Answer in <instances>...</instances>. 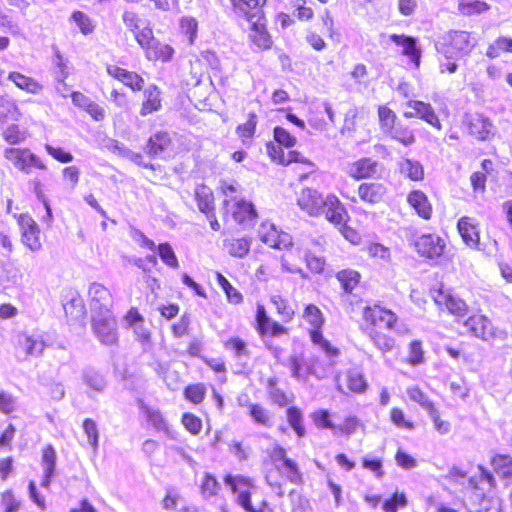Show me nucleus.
Returning <instances> with one entry per match:
<instances>
[{"instance_id":"43","label":"nucleus","mask_w":512,"mask_h":512,"mask_svg":"<svg viewBox=\"0 0 512 512\" xmlns=\"http://www.w3.org/2000/svg\"><path fill=\"white\" fill-rule=\"evenodd\" d=\"M199 491L203 498L210 499L220 495L222 486L214 474L205 472L199 486Z\"/></svg>"},{"instance_id":"2","label":"nucleus","mask_w":512,"mask_h":512,"mask_svg":"<svg viewBox=\"0 0 512 512\" xmlns=\"http://www.w3.org/2000/svg\"><path fill=\"white\" fill-rule=\"evenodd\" d=\"M396 314L379 304L367 305L362 311L361 331L380 350L389 351L395 345Z\"/></svg>"},{"instance_id":"11","label":"nucleus","mask_w":512,"mask_h":512,"mask_svg":"<svg viewBox=\"0 0 512 512\" xmlns=\"http://www.w3.org/2000/svg\"><path fill=\"white\" fill-rule=\"evenodd\" d=\"M446 241L437 234H423L418 238V255L431 265H440L445 260Z\"/></svg>"},{"instance_id":"62","label":"nucleus","mask_w":512,"mask_h":512,"mask_svg":"<svg viewBox=\"0 0 512 512\" xmlns=\"http://www.w3.org/2000/svg\"><path fill=\"white\" fill-rule=\"evenodd\" d=\"M494 469L502 476L512 475V457L508 455H497L492 460Z\"/></svg>"},{"instance_id":"35","label":"nucleus","mask_w":512,"mask_h":512,"mask_svg":"<svg viewBox=\"0 0 512 512\" xmlns=\"http://www.w3.org/2000/svg\"><path fill=\"white\" fill-rule=\"evenodd\" d=\"M193 198L197 209L203 213L216 207V200L213 190L206 184H197L194 189Z\"/></svg>"},{"instance_id":"63","label":"nucleus","mask_w":512,"mask_h":512,"mask_svg":"<svg viewBox=\"0 0 512 512\" xmlns=\"http://www.w3.org/2000/svg\"><path fill=\"white\" fill-rule=\"evenodd\" d=\"M307 268L315 274H320L324 271L326 260L324 257L316 256L311 252H307L304 257Z\"/></svg>"},{"instance_id":"12","label":"nucleus","mask_w":512,"mask_h":512,"mask_svg":"<svg viewBox=\"0 0 512 512\" xmlns=\"http://www.w3.org/2000/svg\"><path fill=\"white\" fill-rule=\"evenodd\" d=\"M91 324L93 332L102 344L113 346L118 343L116 320L112 311L94 313Z\"/></svg>"},{"instance_id":"4","label":"nucleus","mask_w":512,"mask_h":512,"mask_svg":"<svg viewBox=\"0 0 512 512\" xmlns=\"http://www.w3.org/2000/svg\"><path fill=\"white\" fill-rule=\"evenodd\" d=\"M273 141L265 144L266 153L269 159L280 165L289 166L292 163H299L304 166L312 167L313 162L297 150H289L284 152V148L292 149L297 144V138L282 126L273 128Z\"/></svg>"},{"instance_id":"8","label":"nucleus","mask_w":512,"mask_h":512,"mask_svg":"<svg viewBox=\"0 0 512 512\" xmlns=\"http://www.w3.org/2000/svg\"><path fill=\"white\" fill-rule=\"evenodd\" d=\"M254 328L262 339L281 338L290 334V328L282 321L273 319L265 306L260 303L256 306Z\"/></svg>"},{"instance_id":"50","label":"nucleus","mask_w":512,"mask_h":512,"mask_svg":"<svg viewBox=\"0 0 512 512\" xmlns=\"http://www.w3.org/2000/svg\"><path fill=\"white\" fill-rule=\"evenodd\" d=\"M157 252L161 259V261L168 267L172 269H178L179 268V261L176 256V253L168 242L160 243L157 246Z\"/></svg>"},{"instance_id":"27","label":"nucleus","mask_w":512,"mask_h":512,"mask_svg":"<svg viewBox=\"0 0 512 512\" xmlns=\"http://www.w3.org/2000/svg\"><path fill=\"white\" fill-rule=\"evenodd\" d=\"M264 387L271 403L278 406L279 408H284L287 405L293 403V395L280 388L279 379L276 376L268 377L264 381Z\"/></svg>"},{"instance_id":"1","label":"nucleus","mask_w":512,"mask_h":512,"mask_svg":"<svg viewBox=\"0 0 512 512\" xmlns=\"http://www.w3.org/2000/svg\"><path fill=\"white\" fill-rule=\"evenodd\" d=\"M266 484L280 497L284 496L288 485L302 486L303 473L297 461L288 457L286 449L275 444L266 452L263 461Z\"/></svg>"},{"instance_id":"26","label":"nucleus","mask_w":512,"mask_h":512,"mask_svg":"<svg viewBox=\"0 0 512 512\" xmlns=\"http://www.w3.org/2000/svg\"><path fill=\"white\" fill-rule=\"evenodd\" d=\"M325 198L321 193L312 188H304L298 197V205L308 214L316 216L321 214Z\"/></svg>"},{"instance_id":"5","label":"nucleus","mask_w":512,"mask_h":512,"mask_svg":"<svg viewBox=\"0 0 512 512\" xmlns=\"http://www.w3.org/2000/svg\"><path fill=\"white\" fill-rule=\"evenodd\" d=\"M222 217L226 224H234L242 229L253 225L258 213L252 201L245 197L222 200Z\"/></svg>"},{"instance_id":"3","label":"nucleus","mask_w":512,"mask_h":512,"mask_svg":"<svg viewBox=\"0 0 512 512\" xmlns=\"http://www.w3.org/2000/svg\"><path fill=\"white\" fill-rule=\"evenodd\" d=\"M223 482L230 493L235 496V503L245 512H275L267 496L254 502L253 495L257 484L253 477L244 474L226 473Z\"/></svg>"},{"instance_id":"24","label":"nucleus","mask_w":512,"mask_h":512,"mask_svg":"<svg viewBox=\"0 0 512 512\" xmlns=\"http://www.w3.org/2000/svg\"><path fill=\"white\" fill-rule=\"evenodd\" d=\"M142 101L140 104L139 114L146 117L162 109V91L156 84H149L142 90Z\"/></svg>"},{"instance_id":"60","label":"nucleus","mask_w":512,"mask_h":512,"mask_svg":"<svg viewBox=\"0 0 512 512\" xmlns=\"http://www.w3.org/2000/svg\"><path fill=\"white\" fill-rule=\"evenodd\" d=\"M390 39L401 48L404 55H414L416 51V41L413 37L405 35L392 34Z\"/></svg>"},{"instance_id":"46","label":"nucleus","mask_w":512,"mask_h":512,"mask_svg":"<svg viewBox=\"0 0 512 512\" xmlns=\"http://www.w3.org/2000/svg\"><path fill=\"white\" fill-rule=\"evenodd\" d=\"M224 348L231 352L235 358L246 357L250 354L247 342L240 336L234 335L223 342Z\"/></svg>"},{"instance_id":"56","label":"nucleus","mask_w":512,"mask_h":512,"mask_svg":"<svg viewBox=\"0 0 512 512\" xmlns=\"http://www.w3.org/2000/svg\"><path fill=\"white\" fill-rule=\"evenodd\" d=\"M418 118L425 120L428 124L438 130L441 129V123L438 116L430 104L418 101Z\"/></svg>"},{"instance_id":"51","label":"nucleus","mask_w":512,"mask_h":512,"mask_svg":"<svg viewBox=\"0 0 512 512\" xmlns=\"http://www.w3.org/2000/svg\"><path fill=\"white\" fill-rule=\"evenodd\" d=\"M180 421L185 430L193 436L199 435L202 431L203 423L201 418L192 412H184Z\"/></svg>"},{"instance_id":"44","label":"nucleus","mask_w":512,"mask_h":512,"mask_svg":"<svg viewBox=\"0 0 512 512\" xmlns=\"http://www.w3.org/2000/svg\"><path fill=\"white\" fill-rule=\"evenodd\" d=\"M345 382L348 391L354 394H362L368 388V382L364 374L354 369L346 372Z\"/></svg>"},{"instance_id":"7","label":"nucleus","mask_w":512,"mask_h":512,"mask_svg":"<svg viewBox=\"0 0 512 512\" xmlns=\"http://www.w3.org/2000/svg\"><path fill=\"white\" fill-rule=\"evenodd\" d=\"M246 22L247 27L244 29V32L250 46L261 51L270 50L274 41L269 29V22L266 13L251 16V19Z\"/></svg>"},{"instance_id":"40","label":"nucleus","mask_w":512,"mask_h":512,"mask_svg":"<svg viewBox=\"0 0 512 512\" xmlns=\"http://www.w3.org/2000/svg\"><path fill=\"white\" fill-rule=\"evenodd\" d=\"M179 34L188 46L194 45L198 35V21L193 16H183L179 19Z\"/></svg>"},{"instance_id":"36","label":"nucleus","mask_w":512,"mask_h":512,"mask_svg":"<svg viewBox=\"0 0 512 512\" xmlns=\"http://www.w3.org/2000/svg\"><path fill=\"white\" fill-rule=\"evenodd\" d=\"M22 117L17 102L8 94L0 95V124L18 121Z\"/></svg>"},{"instance_id":"38","label":"nucleus","mask_w":512,"mask_h":512,"mask_svg":"<svg viewBox=\"0 0 512 512\" xmlns=\"http://www.w3.org/2000/svg\"><path fill=\"white\" fill-rule=\"evenodd\" d=\"M284 408L289 427L298 438H303L306 435V429L302 409L296 405H292V403Z\"/></svg>"},{"instance_id":"20","label":"nucleus","mask_w":512,"mask_h":512,"mask_svg":"<svg viewBox=\"0 0 512 512\" xmlns=\"http://www.w3.org/2000/svg\"><path fill=\"white\" fill-rule=\"evenodd\" d=\"M380 163L371 157L358 158L347 165L346 173L354 181L368 180L378 173Z\"/></svg>"},{"instance_id":"55","label":"nucleus","mask_w":512,"mask_h":512,"mask_svg":"<svg viewBox=\"0 0 512 512\" xmlns=\"http://www.w3.org/2000/svg\"><path fill=\"white\" fill-rule=\"evenodd\" d=\"M82 427L90 446L96 452L99 446V431L96 422L91 418H86L82 423Z\"/></svg>"},{"instance_id":"32","label":"nucleus","mask_w":512,"mask_h":512,"mask_svg":"<svg viewBox=\"0 0 512 512\" xmlns=\"http://www.w3.org/2000/svg\"><path fill=\"white\" fill-rule=\"evenodd\" d=\"M302 318L309 328V337L316 332L323 331L325 325V316L322 310L313 303L305 304L302 311Z\"/></svg>"},{"instance_id":"61","label":"nucleus","mask_w":512,"mask_h":512,"mask_svg":"<svg viewBox=\"0 0 512 512\" xmlns=\"http://www.w3.org/2000/svg\"><path fill=\"white\" fill-rule=\"evenodd\" d=\"M122 22L126 28L133 34L136 40V35L141 33V19L139 15L132 10H125L122 14Z\"/></svg>"},{"instance_id":"10","label":"nucleus","mask_w":512,"mask_h":512,"mask_svg":"<svg viewBox=\"0 0 512 512\" xmlns=\"http://www.w3.org/2000/svg\"><path fill=\"white\" fill-rule=\"evenodd\" d=\"M4 157L9 160L17 170L26 174L30 173L33 169H47L46 163L29 148H6L4 150Z\"/></svg>"},{"instance_id":"45","label":"nucleus","mask_w":512,"mask_h":512,"mask_svg":"<svg viewBox=\"0 0 512 512\" xmlns=\"http://www.w3.org/2000/svg\"><path fill=\"white\" fill-rule=\"evenodd\" d=\"M311 342L317 346L329 359L339 357L341 351L338 347L333 345L325 336L324 332H316L310 336Z\"/></svg>"},{"instance_id":"28","label":"nucleus","mask_w":512,"mask_h":512,"mask_svg":"<svg viewBox=\"0 0 512 512\" xmlns=\"http://www.w3.org/2000/svg\"><path fill=\"white\" fill-rule=\"evenodd\" d=\"M232 10L247 21L251 16L265 13L267 0H229Z\"/></svg>"},{"instance_id":"18","label":"nucleus","mask_w":512,"mask_h":512,"mask_svg":"<svg viewBox=\"0 0 512 512\" xmlns=\"http://www.w3.org/2000/svg\"><path fill=\"white\" fill-rule=\"evenodd\" d=\"M106 72L110 77L122 83L133 93L141 92L144 88L145 80L136 71L127 70L116 64H107Z\"/></svg>"},{"instance_id":"19","label":"nucleus","mask_w":512,"mask_h":512,"mask_svg":"<svg viewBox=\"0 0 512 512\" xmlns=\"http://www.w3.org/2000/svg\"><path fill=\"white\" fill-rule=\"evenodd\" d=\"M88 302L93 314L109 312L113 304L112 294L103 284L93 282L88 289Z\"/></svg>"},{"instance_id":"21","label":"nucleus","mask_w":512,"mask_h":512,"mask_svg":"<svg viewBox=\"0 0 512 512\" xmlns=\"http://www.w3.org/2000/svg\"><path fill=\"white\" fill-rule=\"evenodd\" d=\"M321 214L325 216L327 221L331 224L338 226L348 223L350 216L345 205L335 194H328L325 197Z\"/></svg>"},{"instance_id":"58","label":"nucleus","mask_w":512,"mask_h":512,"mask_svg":"<svg viewBox=\"0 0 512 512\" xmlns=\"http://www.w3.org/2000/svg\"><path fill=\"white\" fill-rule=\"evenodd\" d=\"M21 347L27 355H41L45 350L46 343L41 339L26 336L21 342Z\"/></svg>"},{"instance_id":"29","label":"nucleus","mask_w":512,"mask_h":512,"mask_svg":"<svg viewBox=\"0 0 512 512\" xmlns=\"http://www.w3.org/2000/svg\"><path fill=\"white\" fill-rule=\"evenodd\" d=\"M257 125L258 115L256 112L251 111L247 114L246 121L236 126L235 133L243 146H252L256 136Z\"/></svg>"},{"instance_id":"30","label":"nucleus","mask_w":512,"mask_h":512,"mask_svg":"<svg viewBox=\"0 0 512 512\" xmlns=\"http://www.w3.org/2000/svg\"><path fill=\"white\" fill-rule=\"evenodd\" d=\"M7 79L18 89L32 95H39L43 91V84L34 77L23 74L19 71H10Z\"/></svg>"},{"instance_id":"17","label":"nucleus","mask_w":512,"mask_h":512,"mask_svg":"<svg viewBox=\"0 0 512 512\" xmlns=\"http://www.w3.org/2000/svg\"><path fill=\"white\" fill-rule=\"evenodd\" d=\"M388 194V187L379 181H363L357 186V197L360 202L369 206L383 203Z\"/></svg>"},{"instance_id":"25","label":"nucleus","mask_w":512,"mask_h":512,"mask_svg":"<svg viewBox=\"0 0 512 512\" xmlns=\"http://www.w3.org/2000/svg\"><path fill=\"white\" fill-rule=\"evenodd\" d=\"M469 133L478 140L485 141L494 134V126L489 118L482 114H472L467 117Z\"/></svg>"},{"instance_id":"59","label":"nucleus","mask_w":512,"mask_h":512,"mask_svg":"<svg viewBox=\"0 0 512 512\" xmlns=\"http://www.w3.org/2000/svg\"><path fill=\"white\" fill-rule=\"evenodd\" d=\"M17 398L11 393L0 390V412L8 417H11L17 410Z\"/></svg>"},{"instance_id":"31","label":"nucleus","mask_w":512,"mask_h":512,"mask_svg":"<svg viewBox=\"0 0 512 512\" xmlns=\"http://www.w3.org/2000/svg\"><path fill=\"white\" fill-rule=\"evenodd\" d=\"M172 144L173 139L169 131H156L146 142L147 154L153 157L158 156L167 151Z\"/></svg>"},{"instance_id":"41","label":"nucleus","mask_w":512,"mask_h":512,"mask_svg":"<svg viewBox=\"0 0 512 512\" xmlns=\"http://www.w3.org/2000/svg\"><path fill=\"white\" fill-rule=\"evenodd\" d=\"M182 394L188 403L199 406L206 399L207 387L202 382L189 383L183 388Z\"/></svg>"},{"instance_id":"49","label":"nucleus","mask_w":512,"mask_h":512,"mask_svg":"<svg viewBox=\"0 0 512 512\" xmlns=\"http://www.w3.org/2000/svg\"><path fill=\"white\" fill-rule=\"evenodd\" d=\"M490 9V5L482 0H459L458 10L462 15L472 16Z\"/></svg>"},{"instance_id":"9","label":"nucleus","mask_w":512,"mask_h":512,"mask_svg":"<svg viewBox=\"0 0 512 512\" xmlns=\"http://www.w3.org/2000/svg\"><path fill=\"white\" fill-rule=\"evenodd\" d=\"M429 294L439 308H446L450 314L457 317H463L467 314L468 305L466 302L450 290H445L442 283L431 286Z\"/></svg>"},{"instance_id":"16","label":"nucleus","mask_w":512,"mask_h":512,"mask_svg":"<svg viewBox=\"0 0 512 512\" xmlns=\"http://www.w3.org/2000/svg\"><path fill=\"white\" fill-rule=\"evenodd\" d=\"M257 235L262 243L274 249L285 250L292 246L291 237L279 231L273 223L268 221L259 226Z\"/></svg>"},{"instance_id":"34","label":"nucleus","mask_w":512,"mask_h":512,"mask_svg":"<svg viewBox=\"0 0 512 512\" xmlns=\"http://www.w3.org/2000/svg\"><path fill=\"white\" fill-rule=\"evenodd\" d=\"M269 301L283 323H290L295 319L296 309L285 296L273 294L269 297Z\"/></svg>"},{"instance_id":"14","label":"nucleus","mask_w":512,"mask_h":512,"mask_svg":"<svg viewBox=\"0 0 512 512\" xmlns=\"http://www.w3.org/2000/svg\"><path fill=\"white\" fill-rule=\"evenodd\" d=\"M443 45L446 46L444 54L449 59L468 55L476 45V40L467 31H451L444 38Z\"/></svg>"},{"instance_id":"42","label":"nucleus","mask_w":512,"mask_h":512,"mask_svg":"<svg viewBox=\"0 0 512 512\" xmlns=\"http://www.w3.org/2000/svg\"><path fill=\"white\" fill-rule=\"evenodd\" d=\"M215 279L217 284L223 290L228 303L232 305H240L244 302L243 294L235 288L221 272H215Z\"/></svg>"},{"instance_id":"52","label":"nucleus","mask_w":512,"mask_h":512,"mask_svg":"<svg viewBox=\"0 0 512 512\" xmlns=\"http://www.w3.org/2000/svg\"><path fill=\"white\" fill-rule=\"evenodd\" d=\"M43 395L47 401L58 402L65 397V388L61 382H47L43 384Z\"/></svg>"},{"instance_id":"13","label":"nucleus","mask_w":512,"mask_h":512,"mask_svg":"<svg viewBox=\"0 0 512 512\" xmlns=\"http://www.w3.org/2000/svg\"><path fill=\"white\" fill-rule=\"evenodd\" d=\"M19 229L21 242L31 251H38L42 248L41 230L34 218L28 213L13 215Z\"/></svg>"},{"instance_id":"15","label":"nucleus","mask_w":512,"mask_h":512,"mask_svg":"<svg viewBox=\"0 0 512 512\" xmlns=\"http://www.w3.org/2000/svg\"><path fill=\"white\" fill-rule=\"evenodd\" d=\"M340 287V297L348 299L356 296L357 291L361 288L363 283L362 273L352 267H344L336 271L334 275Z\"/></svg>"},{"instance_id":"57","label":"nucleus","mask_w":512,"mask_h":512,"mask_svg":"<svg viewBox=\"0 0 512 512\" xmlns=\"http://www.w3.org/2000/svg\"><path fill=\"white\" fill-rule=\"evenodd\" d=\"M311 419L318 429L336 430V425L332 422L330 413L326 409H318L311 413Z\"/></svg>"},{"instance_id":"53","label":"nucleus","mask_w":512,"mask_h":512,"mask_svg":"<svg viewBox=\"0 0 512 512\" xmlns=\"http://www.w3.org/2000/svg\"><path fill=\"white\" fill-rule=\"evenodd\" d=\"M2 137L8 144L16 145L26 139V132L18 124H11L3 130Z\"/></svg>"},{"instance_id":"23","label":"nucleus","mask_w":512,"mask_h":512,"mask_svg":"<svg viewBox=\"0 0 512 512\" xmlns=\"http://www.w3.org/2000/svg\"><path fill=\"white\" fill-rule=\"evenodd\" d=\"M464 325L475 337L484 341L492 340L500 333L484 315H473L465 321Z\"/></svg>"},{"instance_id":"54","label":"nucleus","mask_w":512,"mask_h":512,"mask_svg":"<svg viewBox=\"0 0 512 512\" xmlns=\"http://www.w3.org/2000/svg\"><path fill=\"white\" fill-rule=\"evenodd\" d=\"M406 505V495L402 492H394L382 503V509L384 512H397Z\"/></svg>"},{"instance_id":"37","label":"nucleus","mask_w":512,"mask_h":512,"mask_svg":"<svg viewBox=\"0 0 512 512\" xmlns=\"http://www.w3.org/2000/svg\"><path fill=\"white\" fill-rule=\"evenodd\" d=\"M418 404L427 412L428 416L434 423V428L440 434H447L450 431V423L440 419L439 411L433 402L428 400L421 392L418 391Z\"/></svg>"},{"instance_id":"33","label":"nucleus","mask_w":512,"mask_h":512,"mask_svg":"<svg viewBox=\"0 0 512 512\" xmlns=\"http://www.w3.org/2000/svg\"><path fill=\"white\" fill-rule=\"evenodd\" d=\"M458 232L463 239L464 243L470 248L480 249L479 246V231L470 217H462L458 220Z\"/></svg>"},{"instance_id":"64","label":"nucleus","mask_w":512,"mask_h":512,"mask_svg":"<svg viewBox=\"0 0 512 512\" xmlns=\"http://www.w3.org/2000/svg\"><path fill=\"white\" fill-rule=\"evenodd\" d=\"M1 505L4 512H18L21 507L12 490H6L1 494Z\"/></svg>"},{"instance_id":"47","label":"nucleus","mask_w":512,"mask_h":512,"mask_svg":"<svg viewBox=\"0 0 512 512\" xmlns=\"http://www.w3.org/2000/svg\"><path fill=\"white\" fill-rule=\"evenodd\" d=\"M66 316L77 319L85 313V304L79 293H73L70 299L63 305Z\"/></svg>"},{"instance_id":"22","label":"nucleus","mask_w":512,"mask_h":512,"mask_svg":"<svg viewBox=\"0 0 512 512\" xmlns=\"http://www.w3.org/2000/svg\"><path fill=\"white\" fill-rule=\"evenodd\" d=\"M246 414L251 422L259 428L271 429L276 423V414L261 402L245 404Z\"/></svg>"},{"instance_id":"48","label":"nucleus","mask_w":512,"mask_h":512,"mask_svg":"<svg viewBox=\"0 0 512 512\" xmlns=\"http://www.w3.org/2000/svg\"><path fill=\"white\" fill-rule=\"evenodd\" d=\"M71 20L79 28L83 35H90L96 28L95 21L85 12L75 10L71 13Z\"/></svg>"},{"instance_id":"39","label":"nucleus","mask_w":512,"mask_h":512,"mask_svg":"<svg viewBox=\"0 0 512 512\" xmlns=\"http://www.w3.org/2000/svg\"><path fill=\"white\" fill-rule=\"evenodd\" d=\"M224 248L229 255L236 258H243L248 255L251 247V240L246 236L232 237L223 241Z\"/></svg>"},{"instance_id":"6","label":"nucleus","mask_w":512,"mask_h":512,"mask_svg":"<svg viewBox=\"0 0 512 512\" xmlns=\"http://www.w3.org/2000/svg\"><path fill=\"white\" fill-rule=\"evenodd\" d=\"M136 42L144 50L149 61L168 62L175 53L171 45L155 38L153 29L149 26L143 27L141 33L136 35Z\"/></svg>"}]
</instances>
